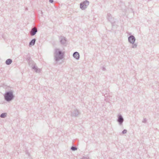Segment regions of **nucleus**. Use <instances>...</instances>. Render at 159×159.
<instances>
[{
	"instance_id": "obj_1",
	"label": "nucleus",
	"mask_w": 159,
	"mask_h": 159,
	"mask_svg": "<svg viewBox=\"0 0 159 159\" xmlns=\"http://www.w3.org/2000/svg\"><path fill=\"white\" fill-rule=\"evenodd\" d=\"M56 57V60H58L59 59H61L63 57L64 53L62 52L58 49H57L55 52Z\"/></svg>"
},
{
	"instance_id": "obj_2",
	"label": "nucleus",
	"mask_w": 159,
	"mask_h": 159,
	"mask_svg": "<svg viewBox=\"0 0 159 159\" xmlns=\"http://www.w3.org/2000/svg\"><path fill=\"white\" fill-rule=\"evenodd\" d=\"M5 99L7 101L11 100L13 98V96L11 92L7 93L4 95Z\"/></svg>"
},
{
	"instance_id": "obj_3",
	"label": "nucleus",
	"mask_w": 159,
	"mask_h": 159,
	"mask_svg": "<svg viewBox=\"0 0 159 159\" xmlns=\"http://www.w3.org/2000/svg\"><path fill=\"white\" fill-rule=\"evenodd\" d=\"M89 5V2L88 1H85L84 2L80 4V8L83 10L85 9L87 6Z\"/></svg>"
},
{
	"instance_id": "obj_4",
	"label": "nucleus",
	"mask_w": 159,
	"mask_h": 159,
	"mask_svg": "<svg viewBox=\"0 0 159 159\" xmlns=\"http://www.w3.org/2000/svg\"><path fill=\"white\" fill-rule=\"evenodd\" d=\"M129 40L131 43H134L135 41V39L134 36H130L129 38Z\"/></svg>"
},
{
	"instance_id": "obj_5",
	"label": "nucleus",
	"mask_w": 159,
	"mask_h": 159,
	"mask_svg": "<svg viewBox=\"0 0 159 159\" xmlns=\"http://www.w3.org/2000/svg\"><path fill=\"white\" fill-rule=\"evenodd\" d=\"M37 31V29L36 28L34 27L30 31L31 35H35Z\"/></svg>"
},
{
	"instance_id": "obj_6",
	"label": "nucleus",
	"mask_w": 159,
	"mask_h": 159,
	"mask_svg": "<svg viewBox=\"0 0 159 159\" xmlns=\"http://www.w3.org/2000/svg\"><path fill=\"white\" fill-rule=\"evenodd\" d=\"M73 56L75 58L77 59H78L79 58V53L77 52H75L74 53Z\"/></svg>"
},
{
	"instance_id": "obj_7",
	"label": "nucleus",
	"mask_w": 159,
	"mask_h": 159,
	"mask_svg": "<svg viewBox=\"0 0 159 159\" xmlns=\"http://www.w3.org/2000/svg\"><path fill=\"white\" fill-rule=\"evenodd\" d=\"M123 119L122 118V117L121 116H119L118 120V122L121 123L123 122Z\"/></svg>"
},
{
	"instance_id": "obj_8",
	"label": "nucleus",
	"mask_w": 159,
	"mask_h": 159,
	"mask_svg": "<svg viewBox=\"0 0 159 159\" xmlns=\"http://www.w3.org/2000/svg\"><path fill=\"white\" fill-rule=\"evenodd\" d=\"M12 62V61L10 59H8L6 61V63L7 65L10 64Z\"/></svg>"
},
{
	"instance_id": "obj_9",
	"label": "nucleus",
	"mask_w": 159,
	"mask_h": 159,
	"mask_svg": "<svg viewBox=\"0 0 159 159\" xmlns=\"http://www.w3.org/2000/svg\"><path fill=\"white\" fill-rule=\"evenodd\" d=\"M35 39H33L30 43V45H34L35 43Z\"/></svg>"
},
{
	"instance_id": "obj_10",
	"label": "nucleus",
	"mask_w": 159,
	"mask_h": 159,
	"mask_svg": "<svg viewBox=\"0 0 159 159\" xmlns=\"http://www.w3.org/2000/svg\"><path fill=\"white\" fill-rule=\"evenodd\" d=\"M6 115H7V114L6 113H2L1 115V117H2V118H4L6 116Z\"/></svg>"
},
{
	"instance_id": "obj_11",
	"label": "nucleus",
	"mask_w": 159,
	"mask_h": 159,
	"mask_svg": "<svg viewBox=\"0 0 159 159\" xmlns=\"http://www.w3.org/2000/svg\"><path fill=\"white\" fill-rule=\"evenodd\" d=\"M71 149L73 150H77V148L74 147H72Z\"/></svg>"
},
{
	"instance_id": "obj_12",
	"label": "nucleus",
	"mask_w": 159,
	"mask_h": 159,
	"mask_svg": "<svg viewBox=\"0 0 159 159\" xmlns=\"http://www.w3.org/2000/svg\"><path fill=\"white\" fill-rule=\"evenodd\" d=\"M126 132L127 130H124L122 132L124 134L126 133Z\"/></svg>"
},
{
	"instance_id": "obj_13",
	"label": "nucleus",
	"mask_w": 159,
	"mask_h": 159,
	"mask_svg": "<svg viewBox=\"0 0 159 159\" xmlns=\"http://www.w3.org/2000/svg\"><path fill=\"white\" fill-rule=\"evenodd\" d=\"M49 2L51 3H52L53 1L52 0H49Z\"/></svg>"
}]
</instances>
